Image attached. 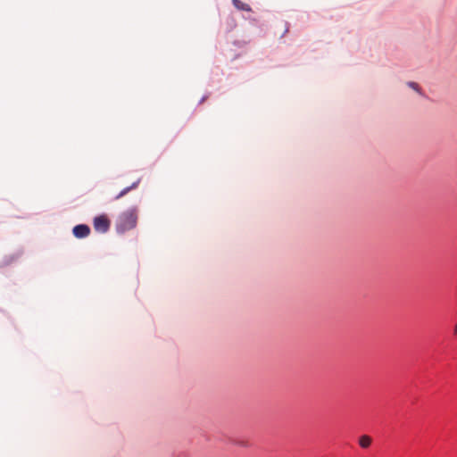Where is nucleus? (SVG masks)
Segmentation results:
<instances>
[{"label": "nucleus", "instance_id": "f257e3e1", "mask_svg": "<svg viewBox=\"0 0 457 457\" xmlns=\"http://www.w3.org/2000/svg\"><path fill=\"white\" fill-rule=\"evenodd\" d=\"M138 209L136 206L122 212L116 221L118 233H124L136 228L137 224Z\"/></svg>", "mask_w": 457, "mask_h": 457}, {"label": "nucleus", "instance_id": "f03ea898", "mask_svg": "<svg viewBox=\"0 0 457 457\" xmlns=\"http://www.w3.org/2000/svg\"><path fill=\"white\" fill-rule=\"evenodd\" d=\"M94 228L100 233H106L111 226V220L105 214L96 216L93 221Z\"/></svg>", "mask_w": 457, "mask_h": 457}, {"label": "nucleus", "instance_id": "7ed1b4c3", "mask_svg": "<svg viewBox=\"0 0 457 457\" xmlns=\"http://www.w3.org/2000/svg\"><path fill=\"white\" fill-rule=\"evenodd\" d=\"M73 235L77 238L87 237L90 234V228L87 225L79 224L73 228Z\"/></svg>", "mask_w": 457, "mask_h": 457}, {"label": "nucleus", "instance_id": "20e7f679", "mask_svg": "<svg viewBox=\"0 0 457 457\" xmlns=\"http://www.w3.org/2000/svg\"><path fill=\"white\" fill-rule=\"evenodd\" d=\"M233 5L240 11L251 12L252 9L249 4L243 3L240 0H232Z\"/></svg>", "mask_w": 457, "mask_h": 457}, {"label": "nucleus", "instance_id": "39448f33", "mask_svg": "<svg viewBox=\"0 0 457 457\" xmlns=\"http://www.w3.org/2000/svg\"><path fill=\"white\" fill-rule=\"evenodd\" d=\"M139 184V180L134 182L131 186L129 187H125L124 189H122L116 196H115V199L118 200L120 198H121L122 196H124L126 194H128L131 189H134L136 187H137Z\"/></svg>", "mask_w": 457, "mask_h": 457}, {"label": "nucleus", "instance_id": "423d86ee", "mask_svg": "<svg viewBox=\"0 0 457 457\" xmlns=\"http://www.w3.org/2000/svg\"><path fill=\"white\" fill-rule=\"evenodd\" d=\"M360 446L362 448H368L371 444V437L369 436H361L359 439Z\"/></svg>", "mask_w": 457, "mask_h": 457}, {"label": "nucleus", "instance_id": "0eeeda50", "mask_svg": "<svg viewBox=\"0 0 457 457\" xmlns=\"http://www.w3.org/2000/svg\"><path fill=\"white\" fill-rule=\"evenodd\" d=\"M408 85H409V87H411L414 90H416V91L419 90V85L417 83H415V82H409Z\"/></svg>", "mask_w": 457, "mask_h": 457}, {"label": "nucleus", "instance_id": "6e6552de", "mask_svg": "<svg viewBox=\"0 0 457 457\" xmlns=\"http://www.w3.org/2000/svg\"><path fill=\"white\" fill-rule=\"evenodd\" d=\"M453 334L455 336H457V323L455 324L454 328H453Z\"/></svg>", "mask_w": 457, "mask_h": 457}]
</instances>
